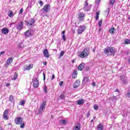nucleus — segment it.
I'll return each mask as SVG.
<instances>
[{
    "instance_id": "nucleus-1",
    "label": "nucleus",
    "mask_w": 130,
    "mask_h": 130,
    "mask_svg": "<svg viewBox=\"0 0 130 130\" xmlns=\"http://www.w3.org/2000/svg\"><path fill=\"white\" fill-rule=\"evenodd\" d=\"M104 52L106 55L114 56L115 55V48L113 47H108L104 49Z\"/></svg>"
},
{
    "instance_id": "nucleus-2",
    "label": "nucleus",
    "mask_w": 130,
    "mask_h": 130,
    "mask_svg": "<svg viewBox=\"0 0 130 130\" xmlns=\"http://www.w3.org/2000/svg\"><path fill=\"white\" fill-rule=\"evenodd\" d=\"M89 50L87 49H84L79 56L81 57V58H85V57H87V56L89 55Z\"/></svg>"
},
{
    "instance_id": "nucleus-3",
    "label": "nucleus",
    "mask_w": 130,
    "mask_h": 130,
    "mask_svg": "<svg viewBox=\"0 0 130 130\" xmlns=\"http://www.w3.org/2000/svg\"><path fill=\"white\" fill-rule=\"evenodd\" d=\"M46 106V102H43L42 104L40 106V109L39 110V113L41 114L43 112V110L45 109V107Z\"/></svg>"
},
{
    "instance_id": "nucleus-4",
    "label": "nucleus",
    "mask_w": 130,
    "mask_h": 130,
    "mask_svg": "<svg viewBox=\"0 0 130 130\" xmlns=\"http://www.w3.org/2000/svg\"><path fill=\"white\" fill-rule=\"evenodd\" d=\"M84 11H86L89 12L91 10V6H89V3H88V0L85 1L84 7L83 8Z\"/></svg>"
},
{
    "instance_id": "nucleus-5",
    "label": "nucleus",
    "mask_w": 130,
    "mask_h": 130,
    "mask_svg": "<svg viewBox=\"0 0 130 130\" xmlns=\"http://www.w3.org/2000/svg\"><path fill=\"white\" fill-rule=\"evenodd\" d=\"M86 30V26L83 25L78 27V29L77 30L78 34H82L84 31Z\"/></svg>"
},
{
    "instance_id": "nucleus-6",
    "label": "nucleus",
    "mask_w": 130,
    "mask_h": 130,
    "mask_svg": "<svg viewBox=\"0 0 130 130\" xmlns=\"http://www.w3.org/2000/svg\"><path fill=\"white\" fill-rule=\"evenodd\" d=\"M120 80L123 85H126L128 83L127 82V78L125 76H121L120 77Z\"/></svg>"
},
{
    "instance_id": "nucleus-7",
    "label": "nucleus",
    "mask_w": 130,
    "mask_h": 130,
    "mask_svg": "<svg viewBox=\"0 0 130 130\" xmlns=\"http://www.w3.org/2000/svg\"><path fill=\"white\" fill-rule=\"evenodd\" d=\"M33 86L34 88H38L39 86V82H38V79L37 78H35L32 80Z\"/></svg>"
},
{
    "instance_id": "nucleus-8",
    "label": "nucleus",
    "mask_w": 130,
    "mask_h": 130,
    "mask_svg": "<svg viewBox=\"0 0 130 130\" xmlns=\"http://www.w3.org/2000/svg\"><path fill=\"white\" fill-rule=\"evenodd\" d=\"M22 121H23V118L21 117H17L15 119V122L16 124H20V123H22Z\"/></svg>"
},
{
    "instance_id": "nucleus-9",
    "label": "nucleus",
    "mask_w": 130,
    "mask_h": 130,
    "mask_svg": "<svg viewBox=\"0 0 130 130\" xmlns=\"http://www.w3.org/2000/svg\"><path fill=\"white\" fill-rule=\"evenodd\" d=\"M13 59L12 57L9 58L6 61V63L5 64V67L8 68V67L11 64V62H13Z\"/></svg>"
},
{
    "instance_id": "nucleus-10",
    "label": "nucleus",
    "mask_w": 130,
    "mask_h": 130,
    "mask_svg": "<svg viewBox=\"0 0 130 130\" xmlns=\"http://www.w3.org/2000/svg\"><path fill=\"white\" fill-rule=\"evenodd\" d=\"M78 19L79 21H84V19H85V14L83 13H79Z\"/></svg>"
},
{
    "instance_id": "nucleus-11",
    "label": "nucleus",
    "mask_w": 130,
    "mask_h": 130,
    "mask_svg": "<svg viewBox=\"0 0 130 130\" xmlns=\"http://www.w3.org/2000/svg\"><path fill=\"white\" fill-rule=\"evenodd\" d=\"M43 10L45 13H47L50 10V6L49 4L46 5L43 8Z\"/></svg>"
},
{
    "instance_id": "nucleus-12",
    "label": "nucleus",
    "mask_w": 130,
    "mask_h": 130,
    "mask_svg": "<svg viewBox=\"0 0 130 130\" xmlns=\"http://www.w3.org/2000/svg\"><path fill=\"white\" fill-rule=\"evenodd\" d=\"M9 114V111L8 110H6L4 111V114H3V118L4 119H6V120H8L9 119V116L8 115Z\"/></svg>"
},
{
    "instance_id": "nucleus-13",
    "label": "nucleus",
    "mask_w": 130,
    "mask_h": 130,
    "mask_svg": "<svg viewBox=\"0 0 130 130\" xmlns=\"http://www.w3.org/2000/svg\"><path fill=\"white\" fill-rule=\"evenodd\" d=\"M23 25H24V22H23L22 21H20L16 26V29L19 30H22L23 27Z\"/></svg>"
},
{
    "instance_id": "nucleus-14",
    "label": "nucleus",
    "mask_w": 130,
    "mask_h": 130,
    "mask_svg": "<svg viewBox=\"0 0 130 130\" xmlns=\"http://www.w3.org/2000/svg\"><path fill=\"white\" fill-rule=\"evenodd\" d=\"M25 23L27 26H32L33 24L35 23V20L34 19H31L29 22L25 21Z\"/></svg>"
},
{
    "instance_id": "nucleus-15",
    "label": "nucleus",
    "mask_w": 130,
    "mask_h": 130,
    "mask_svg": "<svg viewBox=\"0 0 130 130\" xmlns=\"http://www.w3.org/2000/svg\"><path fill=\"white\" fill-rule=\"evenodd\" d=\"M24 35L26 37H30V36H32V30H31L30 29L27 30L24 33Z\"/></svg>"
},
{
    "instance_id": "nucleus-16",
    "label": "nucleus",
    "mask_w": 130,
    "mask_h": 130,
    "mask_svg": "<svg viewBox=\"0 0 130 130\" xmlns=\"http://www.w3.org/2000/svg\"><path fill=\"white\" fill-rule=\"evenodd\" d=\"M1 32L2 34H4V35H7V34H9V30L8 28L4 27L2 29Z\"/></svg>"
},
{
    "instance_id": "nucleus-17",
    "label": "nucleus",
    "mask_w": 130,
    "mask_h": 130,
    "mask_svg": "<svg viewBox=\"0 0 130 130\" xmlns=\"http://www.w3.org/2000/svg\"><path fill=\"white\" fill-rule=\"evenodd\" d=\"M73 130H81V124L76 123L73 127Z\"/></svg>"
},
{
    "instance_id": "nucleus-18",
    "label": "nucleus",
    "mask_w": 130,
    "mask_h": 130,
    "mask_svg": "<svg viewBox=\"0 0 130 130\" xmlns=\"http://www.w3.org/2000/svg\"><path fill=\"white\" fill-rule=\"evenodd\" d=\"M43 54L45 57H47V58H48L50 56L48 50L46 49L44 50Z\"/></svg>"
},
{
    "instance_id": "nucleus-19",
    "label": "nucleus",
    "mask_w": 130,
    "mask_h": 130,
    "mask_svg": "<svg viewBox=\"0 0 130 130\" xmlns=\"http://www.w3.org/2000/svg\"><path fill=\"white\" fill-rule=\"evenodd\" d=\"M80 84H81V82L79 80H77L74 85V88H78L80 86Z\"/></svg>"
},
{
    "instance_id": "nucleus-20",
    "label": "nucleus",
    "mask_w": 130,
    "mask_h": 130,
    "mask_svg": "<svg viewBox=\"0 0 130 130\" xmlns=\"http://www.w3.org/2000/svg\"><path fill=\"white\" fill-rule=\"evenodd\" d=\"M85 68V63H81L78 67L79 71H82Z\"/></svg>"
},
{
    "instance_id": "nucleus-21",
    "label": "nucleus",
    "mask_w": 130,
    "mask_h": 130,
    "mask_svg": "<svg viewBox=\"0 0 130 130\" xmlns=\"http://www.w3.org/2000/svg\"><path fill=\"white\" fill-rule=\"evenodd\" d=\"M33 68V64H29L28 66L27 67H24V71H29V70H31Z\"/></svg>"
},
{
    "instance_id": "nucleus-22",
    "label": "nucleus",
    "mask_w": 130,
    "mask_h": 130,
    "mask_svg": "<svg viewBox=\"0 0 130 130\" xmlns=\"http://www.w3.org/2000/svg\"><path fill=\"white\" fill-rule=\"evenodd\" d=\"M77 76H78V72L76 70H74L73 71V73L72 74L73 79H76V78H77Z\"/></svg>"
},
{
    "instance_id": "nucleus-23",
    "label": "nucleus",
    "mask_w": 130,
    "mask_h": 130,
    "mask_svg": "<svg viewBox=\"0 0 130 130\" xmlns=\"http://www.w3.org/2000/svg\"><path fill=\"white\" fill-rule=\"evenodd\" d=\"M84 101L83 100V99H79L77 101V104L78 105H83L84 104Z\"/></svg>"
},
{
    "instance_id": "nucleus-24",
    "label": "nucleus",
    "mask_w": 130,
    "mask_h": 130,
    "mask_svg": "<svg viewBox=\"0 0 130 130\" xmlns=\"http://www.w3.org/2000/svg\"><path fill=\"white\" fill-rule=\"evenodd\" d=\"M103 128H104V126L102 123H100L97 126V129L98 130H103Z\"/></svg>"
},
{
    "instance_id": "nucleus-25",
    "label": "nucleus",
    "mask_w": 130,
    "mask_h": 130,
    "mask_svg": "<svg viewBox=\"0 0 130 130\" xmlns=\"http://www.w3.org/2000/svg\"><path fill=\"white\" fill-rule=\"evenodd\" d=\"M116 31V29L115 28L112 27L110 29V34H114L115 33V31Z\"/></svg>"
},
{
    "instance_id": "nucleus-26",
    "label": "nucleus",
    "mask_w": 130,
    "mask_h": 130,
    "mask_svg": "<svg viewBox=\"0 0 130 130\" xmlns=\"http://www.w3.org/2000/svg\"><path fill=\"white\" fill-rule=\"evenodd\" d=\"M89 82V78L88 77H84V79L82 80V83L83 84H86V83H88Z\"/></svg>"
},
{
    "instance_id": "nucleus-27",
    "label": "nucleus",
    "mask_w": 130,
    "mask_h": 130,
    "mask_svg": "<svg viewBox=\"0 0 130 130\" xmlns=\"http://www.w3.org/2000/svg\"><path fill=\"white\" fill-rule=\"evenodd\" d=\"M8 16L10 18H12V17H13V16H14V13H13V11L10 10L8 12Z\"/></svg>"
},
{
    "instance_id": "nucleus-28",
    "label": "nucleus",
    "mask_w": 130,
    "mask_h": 130,
    "mask_svg": "<svg viewBox=\"0 0 130 130\" xmlns=\"http://www.w3.org/2000/svg\"><path fill=\"white\" fill-rule=\"evenodd\" d=\"M18 78V73H15L14 75V77L12 79L14 81H16Z\"/></svg>"
},
{
    "instance_id": "nucleus-29",
    "label": "nucleus",
    "mask_w": 130,
    "mask_h": 130,
    "mask_svg": "<svg viewBox=\"0 0 130 130\" xmlns=\"http://www.w3.org/2000/svg\"><path fill=\"white\" fill-rule=\"evenodd\" d=\"M59 123H62V124H66V123H67V121L66 120H60Z\"/></svg>"
},
{
    "instance_id": "nucleus-30",
    "label": "nucleus",
    "mask_w": 130,
    "mask_h": 130,
    "mask_svg": "<svg viewBox=\"0 0 130 130\" xmlns=\"http://www.w3.org/2000/svg\"><path fill=\"white\" fill-rule=\"evenodd\" d=\"M63 54H64V51H61V52L59 54V56L58 57V58H61V56H62L63 55Z\"/></svg>"
},
{
    "instance_id": "nucleus-31",
    "label": "nucleus",
    "mask_w": 130,
    "mask_h": 130,
    "mask_svg": "<svg viewBox=\"0 0 130 130\" xmlns=\"http://www.w3.org/2000/svg\"><path fill=\"white\" fill-rule=\"evenodd\" d=\"M9 101H10V102H14V96H13V95H11L10 96Z\"/></svg>"
},
{
    "instance_id": "nucleus-32",
    "label": "nucleus",
    "mask_w": 130,
    "mask_h": 130,
    "mask_svg": "<svg viewBox=\"0 0 130 130\" xmlns=\"http://www.w3.org/2000/svg\"><path fill=\"white\" fill-rule=\"evenodd\" d=\"M115 3V0H110L109 2V5H112V6H113Z\"/></svg>"
},
{
    "instance_id": "nucleus-33",
    "label": "nucleus",
    "mask_w": 130,
    "mask_h": 130,
    "mask_svg": "<svg viewBox=\"0 0 130 130\" xmlns=\"http://www.w3.org/2000/svg\"><path fill=\"white\" fill-rule=\"evenodd\" d=\"M20 127L21 128H24L25 127V123L24 122H22L20 123Z\"/></svg>"
},
{
    "instance_id": "nucleus-34",
    "label": "nucleus",
    "mask_w": 130,
    "mask_h": 130,
    "mask_svg": "<svg viewBox=\"0 0 130 130\" xmlns=\"http://www.w3.org/2000/svg\"><path fill=\"white\" fill-rule=\"evenodd\" d=\"M125 44H130V40L126 39L125 40Z\"/></svg>"
},
{
    "instance_id": "nucleus-35",
    "label": "nucleus",
    "mask_w": 130,
    "mask_h": 130,
    "mask_svg": "<svg viewBox=\"0 0 130 130\" xmlns=\"http://www.w3.org/2000/svg\"><path fill=\"white\" fill-rule=\"evenodd\" d=\"M25 100H23L20 103V105L22 106H24V105H25Z\"/></svg>"
},
{
    "instance_id": "nucleus-36",
    "label": "nucleus",
    "mask_w": 130,
    "mask_h": 130,
    "mask_svg": "<svg viewBox=\"0 0 130 130\" xmlns=\"http://www.w3.org/2000/svg\"><path fill=\"white\" fill-rule=\"evenodd\" d=\"M93 109H94V110H98V105H94L93 106Z\"/></svg>"
},
{
    "instance_id": "nucleus-37",
    "label": "nucleus",
    "mask_w": 130,
    "mask_h": 130,
    "mask_svg": "<svg viewBox=\"0 0 130 130\" xmlns=\"http://www.w3.org/2000/svg\"><path fill=\"white\" fill-rule=\"evenodd\" d=\"M103 21V20L102 19H101L99 22V27H101V25H102V22Z\"/></svg>"
},
{
    "instance_id": "nucleus-38",
    "label": "nucleus",
    "mask_w": 130,
    "mask_h": 130,
    "mask_svg": "<svg viewBox=\"0 0 130 130\" xmlns=\"http://www.w3.org/2000/svg\"><path fill=\"white\" fill-rule=\"evenodd\" d=\"M64 98H66L64 95L63 94H61L60 95V99H64Z\"/></svg>"
},
{
    "instance_id": "nucleus-39",
    "label": "nucleus",
    "mask_w": 130,
    "mask_h": 130,
    "mask_svg": "<svg viewBox=\"0 0 130 130\" xmlns=\"http://www.w3.org/2000/svg\"><path fill=\"white\" fill-rule=\"evenodd\" d=\"M62 39H63V40L64 41H66V36H64V35H62Z\"/></svg>"
},
{
    "instance_id": "nucleus-40",
    "label": "nucleus",
    "mask_w": 130,
    "mask_h": 130,
    "mask_svg": "<svg viewBox=\"0 0 130 130\" xmlns=\"http://www.w3.org/2000/svg\"><path fill=\"white\" fill-rule=\"evenodd\" d=\"M44 91L45 92V93H47V87H46V85H45Z\"/></svg>"
},
{
    "instance_id": "nucleus-41",
    "label": "nucleus",
    "mask_w": 130,
    "mask_h": 130,
    "mask_svg": "<svg viewBox=\"0 0 130 130\" xmlns=\"http://www.w3.org/2000/svg\"><path fill=\"white\" fill-rule=\"evenodd\" d=\"M127 97H128V98H130V91H128L127 93Z\"/></svg>"
},
{
    "instance_id": "nucleus-42",
    "label": "nucleus",
    "mask_w": 130,
    "mask_h": 130,
    "mask_svg": "<svg viewBox=\"0 0 130 130\" xmlns=\"http://www.w3.org/2000/svg\"><path fill=\"white\" fill-rule=\"evenodd\" d=\"M23 9H21L20 10H19V14H23Z\"/></svg>"
},
{
    "instance_id": "nucleus-43",
    "label": "nucleus",
    "mask_w": 130,
    "mask_h": 130,
    "mask_svg": "<svg viewBox=\"0 0 130 130\" xmlns=\"http://www.w3.org/2000/svg\"><path fill=\"white\" fill-rule=\"evenodd\" d=\"M62 84H63V81H60L59 82V86H62Z\"/></svg>"
},
{
    "instance_id": "nucleus-44",
    "label": "nucleus",
    "mask_w": 130,
    "mask_h": 130,
    "mask_svg": "<svg viewBox=\"0 0 130 130\" xmlns=\"http://www.w3.org/2000/svg\"><path fill=\"white\" fill-rule=\"evenodd\" d=\"M39 4H40V6L43 5V2H42V1H40Z\"/></svg>"
},
{
    "instance_id": "nucleus-45",
    "label": "nucleus",
    "mask_w": 130,
    "mask_h": 130,
    "mask_svg": "<svg viewBox=\"0 0 130 130\" xmlns=\"http://www.w3.org/2000/svg\"><path fill=\"white\" fill-rule=\"evenodd\" d=\"M29 8H31V6H30V4H28L27 7L26 8V10H29Z\"/></svg>"
},
{
    "instance_id": "nucleus-46",
    "label": "nucleus",
    "mask_w": 130,
    "mask_h": 130,
    "mask_svg": "<svg viewBox=\"0 0 130 130\" xmlns=\"http://www.w3.org/2000/svg\"><path fill=\"white\" fill-rule=\"evenodd\" d=\"M55 78V76H54V75H53L52 76V78L51 80H54V78Z\"/></svg>"
},
{
    "instance_id": "nucleus-47",
    "label": "nucleus",
    "mask_w": 130,
    "mask_h": 130,
    "mask_svg": "<svg viewBox=\"0 0 130 130\" xmlns=\"http://www.w3.org/2000/svg\"><path fill=\"white\" fill-rule=\"evenodd\" d=\"M5 51H2V52H1V53H0V56H1V55H2V54H5Z\"/></svg>"
},
{
    "instance_id": "nucleus-48",
    "label": "nucleus",
    "mask_w": 130,
    "mask_h": 130,
    "mask_svg": "<svg viewBox=\"0 0 130 130\" xmlns=\"http://www.w3.org/2000/svg\"><path fill=\"white\" fill-rule=\"evenodd\" d=\"M98 19H99V16H98V15H96V16H95V20H98Z\"/></svg>"
},
{
    "instance_id": "nucleus-49",
    "label": "nucleus",
    "mask_w": 130,
    "mask_h": 130,
    "mask_svg": "<svg viewBox=\"0 0 130 130\" xmlns=\"http://www.w3.org/2000/svg\"><path fill=\"white\" fill-rule=\"evenodd\" d=\"M89 116H90V112H88L87 113V117H89Z\"/></svg>"
},
{
    "instance_id": "nucleus-50",
    "label": "nucleus",
    "mask_w": 130,
    "mask_h": 130,
    "mask_svg": "<svg viewBox=\"0 0 130 130\" xmlns=\"http://www.w3.org/2000/svg\"><path fill=\"white\" fill-rule=\"evenodd\" d=\"M100 14V12L99 11H98L96 14V16H99V14Z\"/></svg>"
},
{
    "instance_id": "nucleus-51",
    "label": "nucleus",
    "mask_w": 130,
    "mask_h": 130,
    "mask_svg": "<svg viewBox=\"0 0 130 130\" xmlns=\"http://www.w3.org/2000/svg\"><path fill=\"white\" fill-rule=\"evenodd\" d=\"M64 33H66V31L63 30L61 32L62 35H64Z\"/></svg>"
},
{
    "instance_id": "nucleus-52",
    "label": "nucleus",
    "mask_w": 130,
    "mask_h": 130,
    "mask_svg": "<svg viewBox=\"0 0 130 130\" xmlns=\"http://www.w3.org/2000/svg\"><path fill=\"white\" fill-rule=\"evenodd\" d=\"M43 75L44 76V81H45V74L43 73Z\"/></svg>"
},
{
    "instance_id": "nucleus-53",
    "label": "nucleus",
    "mask_w": 130,
    "mask_h": 130,
    "mask_svg": "<svg viewBox=\"0 0 130 130\" xmlns=\"http://www.w3.org/2000/svg\"><path fill=\"white\" fill-rule=\"evenodd\" d=\"M95 85H96V84L95 83V82L92 83V87H95Z\"/></svg>"
},
{
    "instance_id": "nucleus-54",
    "label": "nucleus",
    "mask_w": 130,
    "mask_h": 130,
    "mask_svg": "<svg viewBox=\"0 0 130 130\" xmlns=\"http://www.w3.org/2000/svg\"><path fill=\"white\" fill-rule=\"evenodd\" d=\"M44 66H46V64H47V62H43Z\"/></svg>"
},
{
    "instance_id": "nucleus-55",
    "label": "nucleus",
    "mask_w": 130,
    "mask_h": 130,
    "mask_svg": "<svg viewBox=\"0 0 130 130\" xmlns=\"http://www.w3.org/2000/svg\"><path fill=\"white\" fill-rule=\"evenodd\" d=\"M10 83L6 84V87H10Z\"/></svg>"
},
{
    "instance_id": "nucleus-56",
    "label": "nucleus",
    "mask_w": 130,
    "mask_h": 130,
    "mask_svg": "<svg viewBox=\"0 0 130 130\" xmlns=\"http://www.w3.org/2000/svg\"><path fill=\"white\" fill-rule=\"evenodd\" d=\"M0 130H3V127H2V125L0 123Z\"/></svg>"
},
{
    "instance_id": "nucleus-57",
    "label": "nucleus",
    "mask_w": 130,
    "mask_h": 130,
    "mask_svg": "<svg viewBox=\"0 0 130 130\" xmlns=\"http://www.w3.org/2000/svg\"><path fill=\"white\" fill-rule=\"evenodd\" d=\"M109 8H108V13H107V15H109Z\"/></svg>"
},
{
    "instance_id": "nucleus-58",
    "label": "nucleus",
    "mask_w": 130,
    "mask_h": 130,
    "mask_svg": "<svg viewBox=\"0 0 130 130\" xmlns=\"http://www.w3.org/2000/svg\"><path fill=\"white\" fill-rule=\"evenodd\" d=\"M75 59L72 60V63H74L75 62Z\"/></svg>"
},
{
    "instance_id": "nucleus-59",
    "label": "nucleus",
    "mask_w": 130,
    "mask_h": 130,
    "mask_svg": "<svg viewBox=\"0 0 130 130\" xmlns=\"http://www.w3.org/2000/svg\"><path fill=\"white\" fill-rule=\"evenodd\" d=\"M95 49H96V48H94L93 49L92 51H93V52H95Z\"/></svg>"
},
{
    "instance_id": "nucleus-60",
    "label": "nucleus",
    "mask_w": 130,
    "mask_h": 130,
    "mask_svg": "<svg viewBox=\"0 0 130 130\" xmlns=\"http://www.w3.org/2000/svg\"><path fill=\"white\" fill-rule=\"evenodd\" d=\"M115 92H118V89H116L115 90Z\"/></svg>"
},
{
    "instance_id": "nucleus-61",
    "label": "nucleus",
    "mask_w": 130,
    "mask_h": 130,
    "mask_svg": "<svg viewBox=\"0 0 130 130\" xmlns=\"http://www.w3.org/2000/svg\"><path fill=\"white\" fill-rule=\"evenodd\" d=\"M93 121H94V120L91 119V121H90V122H93Z\"/></svg>"
},
{
    "instance_id": "nucleus-62",
    "label": "nucleus",
    "mask_w": 130,
    "mask_h": 130,
    "mask_svg": "<svg viewBox=\"0 0 130 130\" xmlns=\"http://www.w3.org/2000/svg\"><path fill=\"white\" fill-rule=\"evenodd\" d=\"M95 118H96V116L93 117V119H95Z\"/></svg>"
},
{
    "instance_id": "nucleus-63",
    "label": "nucleus",
    "mask_w": 130,
    "mask_h": 130,
    "mask_svg": "<svg viewBox=\"0 0 130 130\" xmlns=\"http://www.w3.org/2000/svg\"><path fill=\"white\" fill-rule=\"evenodd\" d=\"M100 1H101V0H98V2H100Z\"/></svg>"
},
{
    "instance_id": "nucleus-64",
    "label": "nucleus",
    "mask_w": 130,
    "mask_h": 130,
    "mask_svg": "<svg viewBox=\"0 0 130 130\" xmlns=\"http://www.w3.org/2000/svg\"><path fill=\"white\" fill-rule=\"evenodd\" d=\"M11 125V124H9V125Z\"/></svg>"
}]
</instances>
